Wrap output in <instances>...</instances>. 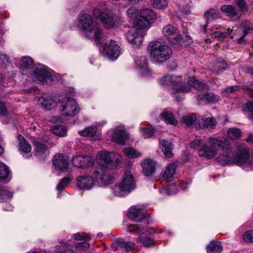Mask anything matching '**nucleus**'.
<instances>
[{"instance_id":"obj_20","label":"nucleus","mask_w":253,"mask_h":253,"mask_svg":"<svg viewBox=\"0 0 253 253\" xmlns=\"http://www.w3.org/2000/svg\"><path fill=\"white\" fill-rule=\"evenodd\" d=\"M72 162L78 168L89 167L93 163L92 158L88 156H77L73 158Z\"/></svg>"},{"instance_id":"obj_2","label":"nucleus","mask_w":253,"mask_h":253,"mask_svg":"<svg viewBox=\"0 0 253 253\" xmlns=\"http://www.w3.org/2000/svg\"><path fill=\"white\" fill-rule=\"evenodd\" d=\"M97 161L99 166L93 170V175L101 186L110 184L113 178L110 175L109 169H115L120 162V157L106 151H101L98 153Z\"/></svg>"},{"instance_id":"obj_39","label":"nucleus","mask_w":253,"mask_h":253,"mask_svg":"<svg viewBox=\"0 0 253 253\" xmlns=\"http://www.w3.org/2000/svg\"><path fill=\"white\" fill-rule=\"evenodd\" d=\"M34 146L35 147V151L37 155L41 156L48 151L47 147L45 144L35 142Z\"/></svg>"},{"instance_id":"obj_19","label":"nucleus","mask_w":253,"mask_h":253,"mask_svg":"<svg viewBox=\"0 0 253 253\" xmlns=\"http://www.w3.org/2000/svg\"><path fill=\"white\" fill-rule=\"evenodd\" d=\"M213 32L211 34L212 38L225 39L230 36V33L232 31L230 28L225 30L223 27L219 25H215L211 30Z\"/></svg>"},{"instance_id":"obj_31","label":"nucleus","mask_w":253,"mask_h":253,"mask_svg":"<svg viewBox=\"0 0 253 253\" xmlns=\"http://www.w3.org/2000/svg\"><path fill=\"white\" fill-rule=\"evenodd\" d=\"M162 120H164L167 123L176 126L177 121L174 118L173 114L169 111H164L160 116Z\"/></svg>"},{"instance_id":"obj_27","label":"nucleus","mask_w":253,"mask_h":253,"mask_svg":"<svg viewBox=\"0 0 253 253\" xmlns=\"http://www.w3.org/2000/svg\"><path fill=\"white\" fill-rule=\"evenodd\" d=\"M197 98L199 102H207L209 103H215L219 99V96L213 93L207 94H200L197 95Z\"/></svg>"},{"instance_id":"obj_49","label":"nucleus","mask_w":253,"mask_h":253,"mask_svg":"<svg viewBox=\"0 0 253 253\" xmlns=\"http://www.w3.org/2000/svg\"><path fill=\"white\" fill-rule=\"evenodd\" d=\"M33 64V60L31 57H24L21 59V66L23 68L29 69Z\"/></svg>"},{"instance_id":"obj_8","label":"nucleus","mask_w":253,"mask_h":253,"mask_svg":"<svg viewBox=\"0 0 253 253\" xmlns=\"http://www.w3.org/2000/svg\"><path fill=\"white\" fill-rule=\"evenodd\" d=\"M59 109L62 117H74L80 111V108L77 101L69 97L62 98Z\"/></svg>"},{"instance_id":"obj_58","label":"nucleus","mask_w":253,"mask_h":253,"mask_svg":"<svg viewBox=\"0 0 253 253\" xmlns=\"http://www.w3.org/2000/svg\"><path fill=\"white\" fill-rule=\"evenodd\" d=\"M245 111L251 113L250 115V118L253 120V102H249L246 104L244 108Z\"/></svg>"},{"instance_id":"obj_45","label":"nucleus","mask_w":253,"mask_h":253,"mask_svg":"<svg viewBox=\"0 0 253 253\" xmlns=\"http://www.w3.org/2000/svg\"><path fill=\"white\" fill-rule=\"evenodd\" d=\"M153 6L155 8L164 9L168 5L166 0H151Z\"/></svg>"},{"instance_id":"obj_57","label":"nucleus","mask_w":253,"mask_h":253,"mask_svg":"<svg viewBox=\"0 0 253 253\" xmlns=\"http://www.w3.org/2000/svg\"><path fill=\"white\" fill-rule=\"evenodd\" d=\"M9 59L8 56L1 52H0V64L1 65L6 66L9 64Z\"/></svg>"},{"instance_id":"obj_34","label":"nucleus","mask_w":253,"mask_h":253,"mask_svg":"<svg viewBox=\"0 0 253 253\" xmlns=\"http://www.w3.org/2000/svg\"><path fill=\"white\" fill-rule=\"evenodd\" d=\"M136 241L140 243L145 247H149L154 244V239L146 235L141 234L139 235L136 239Z\"/></svg>"},{"instance_id":"obj_30","label":"nucleus","mask_w":253,"mask_h":253,"mask_svg":"<svg viewBox=\"0 0 253 253\" xmlns=\"http://www.w3.org/2000/svg\"><path fill=\"white\" fill-rule=\"evenodd\" d=\"M19 140V149L23 154H27L31 152L32 147L29 142L23 137V136L19 134L18 135Z\"/></svg>"},{"instance_id":"obj_59","label":"nucleus","mask_w":253,"mask_h":253,"mask_svg":"<svg viewBox=\"0 0 253 253\" xmlns=\"http://www.w3.org/2000/svg\"><path fill=\"white\" fill-rule=\"evenodd\" d=\"M243 34L246 36L247 34L253 32V25L250 23H247L244 27Z\"/></svg>"},{"instance_id":"obj_24","label":"nucleus","mask_w":253,"mask_h":253,"mask_svg":"<svg viewBox=\"0 0 253 253\" xmlns=\"http://www.w3.org/2000/svg\"><path fill=\"white\" fill-rule=\"evenodd\" d=\"M206 18V23L203 26L202 31L205 32L208 23L210 21L217 19L220 17V13L218 10L211 8L205 13Z\"/></svg>"},{"instance_id":"obj_50","label":"nucleus","mask_w":253,"mask_h":253,"mask_svg":"<svg viewBox=\"0 0 253 253\" xmlns=\"http://www.w3.org/2000/svg\"><path fill=\"white\" fill-rule=\"evenodd\" d=\"M241 130L236 128H230L228 131V136L231 139H235L240 137Z\"/></svg>"},{"instance_id":"obj_32","label":"nucleus","mask_w":253,"mask_h":253,"mask_svg":"<svg viewBox=\"0 0 253 253\" xmlns=\"http://www.w3.org/2000/svg\"><path fill=\"white\" fill-rule=\"evenodd\" d=\"M10 180L9 170L4 163H0V181L6 183Z\"/></svg>"},{"instance_id":"obj_60","label":"nucleus","mask_w":253,"mask_h":253,"mask_svg":"<svg viewBox=\"0 0 253 253\" xmlns=\"http://www.w3.org/2000/svg\"><path fill=\"white\" fill-rule=\"evenodd\" d=\"M178 189L175 184H170L169 185L167 189V192L169 195L176 194Z\"/></svg>"},{"instance_id":"obj_42","label":"nucleus","mask_w":253,"mask_h":253,"mask_svg":"<svg viewBox=\"0 0 253 253\" xmlns=\"http://www.w3.org/2000/svg\"><path fill=\"white\" fill-rule=\"evenodd\" d=\"M183 123L186 126H191L197 120L196 115L195 113L184 116L182 119Z\"/></svg>"},{"instance_id":"obj_46","label":"nucleus","mask_w":253,"mask_h":253,"mask_svg":"<svg viewBox=\"0 0 253 253\" xmlns=\"http://www.w3.org/2000/svg\"><path fill=\"white\" fill-rule=\"evenodd\" d=\"M228 67L227 63L222 60H218L215 63L214 70L216 71H222L226 69Z\"/></svg>"},{"instance_id":"obj_15","label":"nucleus","mask_w":253,"mask_h":253,"mask_svg":"<svg viewBox=\"0 0 253 253\" xmlns=\"http://www.w3.org/2000/svg\"><path fill=\"white\" fill-rule=\"evenodd\" d=\"M128 217L132 221L140 222L146 218V211L141 209H138L136 206H132L128 211Z\"/></svg>"},{"instance_id":"obj_54","label":"nucleus","mask_w":253,"mask_h":253,"mask_svg":"<svg viewBox=\"0 0 253 253\" xmlns=\"http://www.w3.org/2000/svg\"><path fill=\"white\" fill-rule=\"evenodd\" d=\"M243 240L246 243H253V230L246 231L243 235Z\"/></svg>"},{"instance_id":"obj_12","label":"nucleus","mask_w":253,"mask_h":253,"mask_svg":"<svg viewBox=\"0 0 253 253\" xmlns=\"http://www.w3.org/2000/svg\"><path fill=\"white\" fill-rule=\"evenodd\" d=\"M104 54L111 60H116L121 53L120 46L116 41L111 40L104 45Z\"/></svg>"},{"instance_id":"obj_36","label":"nucleus","mask_w":253,"mask_h":253,"mask_svg":"<svg viewBox=\"0 0 253 253\" xmlns=\"http://www.w3.org/2000/svg\"><path fill=\"white\" fill-rule=\"evenodd\" d=\"M13 197V193L7 187L0 186V202L10 200Z\"/></svg>"},{"instance_id":"obj_22","label":"nucleus","mask_w":253,"mask_h":253,"mask_svg":"<svg viewBox=\"0 0 253 253\" xmlns=\"http://www.w3.org/2000/svg\"><path fill=\"white\" fill-rule=\"evenodd\" d=\"M216 122L212 117L209 116L205 117H201L198 121V125L200 128H211L213 129L215 127Z\"/></svg>"},{"instance_id":"obj_10","label":"nucleus","mask_w":253,"mask_h":253,"mask_svg":"<svg viewBox=\"0 0 253 253\" xmlns=\"http://www.w3.org/2000/svg\"><path fill=\"white\" fill-rule=\"evenodd\" d=\"M33 80L35 82H44L47 80L52 81L54 79L50 70L43 65L39 64L35 68L32 75Z\"/></svg>"},{"instance_id":"obj_51","label":"nucleus","mask_w":253,"mask_h":253,"mask_svg":"<svg viewBox=\"0 0 253 253\" xmlns=\"http://www.w3.org/2000/svg\"><path fill=\"white\" fill-rule=\"evenodd\" d=\"M235 2L239 10L242 12L244 13L248 11V7L246 4L245 0H235Z\"/></svg>"},{"instance_id":"obj_62","label":"nucleus","mask_w":253,"mask_h":253,"mask_svg":"<svg viewBox=\"0 0 253 253\" xmlns=\"http://www.w3.org/2000/svg\"><path fill=\"white\" fill-rule=\"evenodd\" d=\"M90 245L89 243L84 242H81L79 243L76 245V248L77 249L78 248H81L82 250H85L86 249H87L89 247Z\"/></svg>"},{"instance_id":"obj_9","label":"nucleus","mask_w":253,"mask_h":253,"mask_svg":"<svg viewBox=\"0 0 253 253\" xmlns=\"http://www.w3.org/2000/svg\"><path fill=\"white\" fill-rule=\"evenodd\" d=\"M162 32L164 37L172 45H175L176 48L179 47L182 40V36L176 27L171 24H167L163 27Z\"/></svg>"},{"instance_id":"obj_35","label":"nucleus","mask_w":253,"mask_h":253,"mask_svg":"<svg viewBox=\"0 0 253 253\" xmlns=\"http://www.w3.org/2000/svg\"><path fill=\"white\" fill-rule=\"evenodd\" d=\"M123 152L129 159H135L141 157L142 153L132 147H128L123 149Z\"/></svg>"},{"instance_id":"obj_3","label":"nucleus","mask_w":253,"mask_h":253,"mask_svg":"<svg viewBox=\"0 0 253 253\" xmlns=\"http://www.w3.org/2000/svg\"><path fill=\"white\" fill-rule=\"evenodd\" d=\"M92 14L95 18L99 19L104 26L108 29L122 21V17L115 13L112 4L110 3L100 2L93 10Z\"/></svg>"},{"instance_id":"obj_48","label":"nucleus","mask_w":253,"mask_h":253,"mask_svg":"<svg viewBox=\"0 0 253 253\" xmlns=\"http://www.w3.org/2000/svg\"><path fill=\"white\" fill-rule=\"evenodd\" d=\"M241 87L239 85H233L229 86L222 91V94L224 96H228L231 93H233L236 92L240 89Z\"/></svg>"},{"instance_id":"obj_13","label":"nucleus","mask_w":253,"mask_h":253,"mask_svg":"<svg viewBox=\"0 0 253 253\" xmlns=\"http://www.w3.org/2000/svg\"><path fill=\"white\" fill-rule=\"evenodd\" d=\"M127 134L123 126H119L114 128L112 134V140L116 143L124 145L127 137Z\"/></svg>"},{"instance_id":"obj_53","label":"nucleus","mask_w":253,"mask_h":253,"mask_svg":"<svg viewBox=\"0 0 253 253\" xmlns=\"http://www.w3.org/2000/svg\"><path fill=\"white\" fill-rule=\"evenodd\" d=\"M136 64L140 70H146L147 69V61L145 57H141L140 60H136Z\"/></svg>"},{"instance_id":"obj_43","label":"nucleus","mask_w":253,"mask_h":253,"mask_svg":"<svg viewBox=\"0 0 253 253\" xmlns=\"http://www.w3.org/2000/svg\"><path fill=\"white\" fill-rule=\"evenodd\" d=\"M118 245L121 248H124L126 251L129 252L134 249L135 244L132 242H127L123 240H119L118 241Z\"/></svg>"},{"instance_id":"obj_16","label":"nucleus","mask_w":253,"mask_h":253,"mask_svg":"<svg viewBox=\"0 0 253 253\" xmlns=\"http://www.w3.org/2000/svg\"><path fill=\"white\" fill-rule=\"evenodd\" d=\"M77 185L81 189L89 190L94 183V178L88 174L78 176L76 178Z\"/></svg>"},{"instance_id":"obj_4","label":"nucleus","mask_w":253,"mask_h":253,"mask_svg":"<svg viewBox=\"0 0 253 253\" xmlns=\"http://www.w3.org/2000/svg\"><path fill=\"white\" fill-rule=\"evenodd\" d=\"M150 58L155 63L161 64L169 59L172 54L171 48L160 42L153 41L148 46Z\"/></svg>"},{"instance_id":"obj_47","label":"nucleus","mask_w":253,"mask_h":253,"mask_svg":"<svg viewBox=\"0 0 253 253\" xmlns=\"http://www.w3.org/2000/svg\"><path fill=\"white\" fill-rule=\"evenodd\" d=\"M206 146V143L202 139H197L192 141L190 144V147L199 149V154H200V150Z\"/></svg>"},{"instance_id":"obj_26","label":"nucleus","mask_w":253,"mask_h":253,"mask_svg":"<svg viewBox=\"0 0 253 253\" xmlns=\"http://www.w3.org/2000/svg\"><path fill=\"white\" fill-rule=\"evenodd\" d=\"M79 133L81 135L91 137L95 140L99 139L101 137L100 134L97 132V127L95 126L86 127L83 130L79 131Z\"/></svg>"},{"instance_id":"obj_25","label":"nucleus","mask_w":253,"mask_h":253,"mask_svg":"<svg viewBox=\"0 0 253 253\" xmlns=\"http://www.w3.org/2000/svg\"><path fill=\"white\" fill-rule=\"evenodd\" d=\"M39 104L43 108L51 110L57 106V102L51 97L42 96L38 100Z\"/></svg>"},{"instance_id":"obj_40","label":"nucleus","mask_w":253,"mask_h":253,"mask_svg":"<svg viewBox=\"0 0 253 253\" xmlns=\"http://www.w3.org/2000/svg\"><path fill=\"white\" fill-rule=\"evenodd\" d=\"M55 253H75L69 245L61 244L57 247V251Z\"/></svg>"},{"instance_id":"obj_38","label":"nucleus","mask_w":253,"mask_h":253,"mask_svg":"<svg viewBox=\"0 0 253 253\" xmlns=\"http://www.w3.org/2000/svg\"><path fill=\"white\" fill-rule=\"evenodd\" d=\"M51 130L57 135L64 136L67 133V128L65 126L55 125L52 126Z\"/></svg>"},{"instance_id":"obj_6","label":"nucleus","mask_w":253,"mask_h":253,"mask_svg":"<svg viewBox=\"0 0 253 253\" xmlns=\"http://www.w3.org/2000/svg\"><path fill=\"white\" fill-rule=\"evenodd\" d=\"M135 179L131 172L126 170L122 181L114 186L113 189V193L115 196L123 197L129 193L135 188Z\"/></svg>"},{"instance_id":"obj_63","label":"nucleus","mask_w":253,"mask_h":253,"mask_svg":"<svg viewBox=\"0 0 253 253\" xmlns=\"http://www.w3.org/2000/svg\"><path fill=\"white\" fill-rule=\"evenodd\" d=\"M50 121L53 123H58V122H63V120L62 118H59L58 117H57V116H53L51 119H50Z\"/></svg>"},{"instance_id":"obj_33","label":"nucleus","mask_w":253,"mask_h":253,"mask_svg":"<svg viewBox=\"0 0 253 253\" xmlns=\"http://www.w3.org/2000/svg\"><path fill=\"white\" fill-rule=\"evenodd\" d=\"M222 250L221 243L216 241H212L207 247L208 253H220Z\"/></svg>"},{"instance_id":"obj_52","label":"nucleus","mask_w":253,"mask_h":253,"mask_svg":"<svg viewBox=\"0 0 253 253\" xmlns=\"http://www.w3.org/2000/svg\"><path fill=\"white\" fill-rule=\"evenodd\" d=\"M74 237L77 240H84L85 241H88L90 239V236L85 233H77L74 235Z\"/></svg>"},{"instance_id":"obj_28","label":"nucleus","mask_w":253,"mask_h":253,"mask_svg":"<svg viewBox=\"0 0 253 253\" xmlns=\"http://www.w3.org/2000/svg\"><path fill=\"white\" fill-rule=\"evenodd\" d=\"M220 10L231 18L238 19L240 18L236 8L232 5H224L220 7Z\"/></svg>"},{"instance_id":"obj_23","label":"nucleus","mask_w":253,"mask_h":253,"mask_svg":"<svg viewBox=\"0 0 253 253\" xmlns=\"http://www.w3.org/2000/svg\"><path fill=\"white\" fill-rule=\"evenodd\" d=\"M186 85L187 87L189 88L188 91L190 90V86H193L199 91L208 90L210 89V86L207 84L197 80L195 77H192L188 80Z\"/></svg>"},{"instance_id":"obj_44","label":"nucleus","mask_w":253,"mask_h":253,"mask_svg":"<svg viewBox=\"0 0 253 253\" xmlns=\"http://www.w3.org/2000/svg\"><path fill=\"white\" fill-rule=\"evenodd\" d=\"M72 180V178L70 177H66L63 178L58 184L56 186V189L58 191H62L64 188L68 185Z\"/></svg>"},{"instance_id":"obj_61","label":"nucleus","mask_w":253,"mask_h":253,"mask_svg":"<svg viewBox=\"0 0 253 253\" xmlns=\"http://www.w3.org/2000/svg\"><path fill=\"white\" fill-rule=\"evenodd\" d=\"M7 114V111L4 103L0 101V115L6 116Z\"/></svg>"},{"instance_id":"obj_17","label":"nucleus","mask_w":253,"mask_h":253,"mask_svg":"<svg viewBox=\"0 0 253 253\" xmlns=\"http://www.w3.org/2000/svg\"><path fill=\"white\" fill-rule=\"evenodd\" d=\"M52 161L53 164L56 169L61 171L67 170L69 162L67 156L62 154L56 155L54 157Z\"/></svg>"},{"instance_id":"obj_5","label":"nucleus","mask_w":253,"mask_h":253,"mask_svg":"<svg viewBox=\"0 0 253 253\" xmlns=\"http://www.w3.org/2000/svg\"><path fill=\"white\" fill-rule=\"evenodd\" d=\"M185 81L186 80L183 81L181 76L167 75L160 79V83L163 86H170L171 92L174 94L188 91L189 88L187 87Z\"/></svg>"},{"instance_id":"obj_7","label":"nucleus","mask_w":253,"mask_h":253,"mask_svg":"<svg viewBox=\"0 0 253 253\" xmlns=\"http://www.w3.org/2000/svg\"><path fill=\"white\" fill-rule=\"evenodd\" d=\"M156 19L155 13L150 9H144L139 12V15L133 22L134 28L145 29L150 27L152 22Z\"/></svg>"},{"instance_id":"obj_41","label":"nucleus","mask_w":253,"mask_h":253,"mask_svg":"<svg viewBox=\"0 0 253 253\" xmlns=\"http://www.w3.org/2000/svg\"><path fill=\"white\" fill-rule=\"evenodd\" d=\"M144 230V227L139 224H127V230L129 233H139Z\"/></svg>"},{"instance_id":"obj_29","label":"nucleus","mask_w":253,"mask_h":253,"mask_svg":"<svg viewBox=\"0 0 253 253\" xmlns=\"http://www.w3.org/2000/svg\"><path fill=\"white\" fill-rule=\"evenodd\" d=\"M160 145L165 156L167 158L172 157L171 151L173 148L172 144L167 140L163 139L160 141Z\"/></svg>"},{"instance_id":"obj_14","label":"nucleus","mask_w":253,"mask_h":253,"mask_svg":"<svg viewBox=\"0 0 253 253\" xmlns=\"http://www.w3.org/2000/svg\"><path fill=\"white\" fill-rule=\"evenodd\" d=\"M96 21H94L91 16L89 14H80L78 16V27L83 33L90 27Z\"/></svg>"},{"instance_id":"obj_21","label":"nucleus","mask_w":253,"mask_h":253,"mask_svg":"<svg viewBox=\"0 0 253 253\" xmlns=\"http://www.w3.org/2000/svg\"><path fill=\"white\" fill-rule=\"evenodd\" d=\"M142 172L146 176H150L155 171L156 162L152 159H146L141 163Z\"/></svg>"},{"instance_id":"obj_55","label":"nucleus","mask_w":253,"mask_h":253,"mask_svg":"<svg viewBox=\"0 0 253 253\" xmlns=\"http://www.w3.org/2000/svg\"><path fill=\"white\" fill-rule=\"evenodd\" d=\"M139 11L135 7H131L127 11V15L130 18H134L135 19L139 15Z\"/></svg>"},{"instance_id":"obj_37","label":"nucleus","mask_w":253,"mask_h":253,"mask_svg":"<svg viewBox=\"0 0 253 253\" xmlns=\"http://www.w3.org/2000/svg\"><path fill=\"white\" fill-rule=\"evenodd\" d=\"M176 168L177 165L176 163H172L169 164L163 173L164 177L166 179L172 177L175 174Z\"/></svg>"},{"instance_id":"obj_56","label":"nucleus","mask_w":253,"mask_h":253,"mask_svg":"<svg viewBox=\"0 0 253 253\" xmlns=\"http://www.w3.org/2000/svg\"><path fill=\"white\" fill-rule=\"evenodd\" d=\"M141 133L145 138H150L154 135V130L148 128H140Z\"/></svg>"},{"instance_id":"obj_64","label":"nucleus","mask_w":253,"mask_h":253,"mask_svg":"<svg viewBox=\"0 0 253 253\" xmlns=\"http://www.w3.org/2000/svg\"><path fill=\"white\" fill-rule=\"evenodd\" d=\"M243 89L246 90L247 93L251 97H253V88H251L247 86H245Z\"/></svg>"},{"instance_id":"obj_1","label":"nucleus","mask_w":253,"mask_h":253,"mask_svg":"<svg viewBox=\"0 0 253 253\" xmlns=\"http://www.w3.org/2000/svg\"><path fill=\"white\" fill-rule=\"evenodd\" d=\"M209 145L206 144L200 151V156L208 159L213 158L219 149L223 151L216 159L222 165L236 164L246 170H253V155H249V150L245 145L237 147L233 151L229 140L226 138L210 137Z\"/></svg>"},{"instance_id":"obj_11","label":"nucleus","mask_w":253,"mask_h":253,"mask_svg":"<svg viewBox=\"0 0 253 253\" xmlns=\"http://www.w3.org/2000/svg\"><path fill=\"white\" fill-rule=\"evenodd\" d=\"M84 31L83 35L87 38L94 40L97 43L101 42L103 39L102 30L100 25L96 23H94L90 27Z\"/></svg>"},{"instance_id":"obj_18","label":"nucleus","mask_w":253,"mask_h":253,"mask_svg":"<svg viewBox=\"0 0 253 253\" xmlns=\"http://www.w3.org/2000/svg\"><path fill=\"white\" fill-rule=\"evenodd\" d=\"M130 30L126 35V38L128 42L134 45H139L142 43L143 41V36L142 33L140 34V29Z\"/></svg>"}]
</instances>
